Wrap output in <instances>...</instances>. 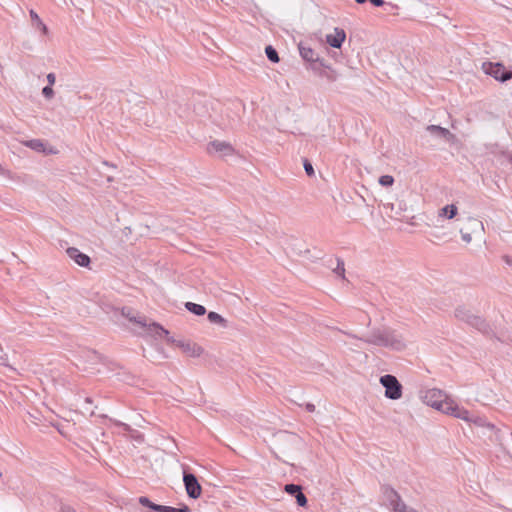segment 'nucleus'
I'll use <instances>...</instances> for the list:
<instances>
[{
  "label": "nucleus",
  "instance_id": "23",
  "mask_svg": "<svg viewBox=\"0 0 512 512\" xmlns=\"http://www.w3.org/2000/svg\"><path fill=\"white\" fill-rule=\"evenodd\" d=\"M391 507L394 512H405L408 509L407 505L402 501L401 497H398V499L394 501Z\"/></svg>",
  "mask_w": 512,
  "mask_h": 512
},
{
  "label": "nucleus",
  "instance_id": "41",
  "mask_svg": "<svg viewBox=\"0 0 512 512\" xmlns=\"http://www.w3.org/2000/svg\"><path fill=\"white\" fill-rule=\"evenodd\" d=\"M508 160H509V163H510V164H511V166H512V154H510V155H509Z\"/></svg>",
  "mask_w": 512,
  "mask_h": 512
},
{
  "label": "nucleus",
  "instance_id": "29",
  "mask_svg": "<svg viewBox=\"0 0 512 512\" xmlns=\"http://www.w3.org/2000/svg\"><path fill=\"white\" fill-rule=\"evenodd\" d=\"M42 94L45 98L51 99L54 96V90H53L52 86H49V85L45 86L42 89Z\"/></svg>",
  "mask_w": 512,
  "mask_h": 512
},
{
  "label": "nucleus",
  "instance_id": "5",
  "mask_svg": "<svg viewBox=\"0 0 512 512\" xmlns=\"http://www.w3.org/2000/svg\"><path fill=\"white\" fill-rule=\"evenodd\" d=\"M380 383L385 388L386 398L398 400L402 397V385L395 376L383 375L380 377Z\"/></svg>",
  "mask_w": 512,
  "mask_h": 512
},
{
  "label": "nucleus",
  "instance_id": "21",
  "mask_svg": "<svg viewBox=\"0 0 512 512\" xmlns=\"http://www.w3.org/2000/svg\"><path fill=\"white\" fill-rule=\"evenodd\" d=\"M30 17L37 28L41 29L43 33L47 32L46 25L42 22V20L34 10H30Z\"/></svg>",
  "mask_w": 512,
  "mask_h": 512
},
{
  "label": "nucleus",
  "instance_id": "42",
  "mask_svg": "<svg viewBox=\"0 0 512 512\" xmlns=\"http://www.w3.org/2000/svg\"><path fill=\"white\" fill-rule=\"evenodd\" d=\"M405 512H416L414 509H407Z\"/></svg>",
  "mask_w": 512,
  "mask_h": 512
},
{
  "label": "nucleus",
  "instance_id": "35",
  "mask_svg": "<svg viewBox=\"0 0 512 512\" xmlns=\"http://www.w3.org/2000/svg\"><path fill=\"white\" fill-rule=\"evenodd\" d=\"M374 6L376 7H380V6H383L384 5V1L383 0H369Z\"/></svg>",
  "mask_w": 512,
  "mask_h": 512
},
{
  "label": "nucleus",
  "instance_id": "26",
  "mask_svg": "<svg viewBox=\"0 0 512 512\" xmlns=\"http://www.w3.org/2000/svg\"><path fill=\"white\" fill-rule=\"evenodd\" d=\"M321 76L325 77L328 81L334 82L338 79V74L335 70L329 69L321 72Z\"/></svg>",
  "mask_w": 512,
  "mask_h": 512
},
{
  "label": "nucleus",
  "instance_id": "8",
  "mask_svg": "<svg viewBox=\"0 0 512 512\" xmlns=\"http://www.w3.org/2000/svg\"><path fill=\"white\" fill-rule=\"evenodd\" d=\"M22 143L24 146H26L34 151L42 152L46 155L57 153V150L54 147H52V146L47 147L46 143L40 139L27 140V141H23Z\"/></svg>",
  "mask_w": 512,
  "mask_h": 512
},
{
  "label": "nucleus",
  "instance_id": "38",
  "mask_svg": "<svg viewBox=\"0 0 512 512\" xmlns=\"http://www.w3.org/2000/svg\"><path fill=\"white\" fill-rule=\"evenodd\" d=\"M504 260L508 265H512V259L509 256H504Z\"/></svg>",
  "mask_w": 512,
  "mask_h": 512
},
{
  "label": "nucleus",
  "instance_id": "13",
  "mask_svg": "<svg viewBox=\"0 0 512 512\" xmlns=\"http://www.w3.org/2000/svg\"><path fill=\"white\" fill-rule=\"evenodd\" d=\"M180 347L191 357H199L203 353V348L193 342H181Z\"/></svg>",
  "mask_w": 512,
  "mask_h": 512
},
{
  "label": "nucleus",
  "instance_id": "16",
  "mask_svg": "<svg viewBox=\"0 0 512 512\" xmlns=\"http://www.w3.org/2000/svg\"><path fill=\"white\" fill-rule=\"evenodd\" d=\"M457 214V207L454 204L446 205L445 207L439 210V217H446L448 219H452Z\"/></svg>",
  "mask_w": 512,
  "mask_h": 512
},
{
  "label": "nucleus",
  "instance_id": "10",
  "mask_svg": "<svg viewBox=\"0 0 512 512\" xmlns=\"http://www.w3.org/2000/svg\"><path fill=\"white\" fill-rule=\"evenodd\" d=\"M426 131L429 132L431 136L445 139L448 142L453 141L455 138V136L448 129L438 125H429L426 127Z\"/></svg>",
  "mask_w": 512,
  "mask_h": 512
},
{
  "label": "nucleus",
  "instance_id": "43",
  "mask_svg": "<svg viewBox=\"0 0 512 512\" xmlns=\"http://www.w3.org/2000/svg\"><path fill=\"white\" fill-rule=\"evenodd\" d=\"M2 476V473H0V477Z\"/></svg>",
  "mask_w": 512,
  "mask_h": 512
},
{
  "label": "nucleus",
  "instance_id": "1",
  "mask_svg": "<svg viewBox=\"0 0 512 512\" xmlns=\"http://www.w3.org/2000/svg\"><path fill=\"white\" fill-rule=\"evenodd\" d=\"M348 336L359 339L367 344L375 345L395 351H402L406 348V340L401 333L390 327L373 328L366 337L346 333Z\"/></svg>",
  "mask_w": 512,
  "mask_h": 512
},
{
  "label": "nucleus",
  "instance_id": "24",
  "mask_svg": "<svg viewBox=\"0 0 512 512\" xmlns=\"http://www.w3.org/2000/svg\"><path fill=\"white\" fill-rule=\"evenodd\" d=\"M337 265L335 268H333V272L339 276H341L342 278H344V274H345V267H344V261L340 258H336L335 259Z\"/></svg>",
  "mask_w": 512,
  "mask_h": 512
},
{
  "label": "nucleus",
  "instance_id": "36",
  "mask_svg": "<svg viewBox=\"0 0 512 512\" xmlns=\"http://www.w3.org/2000/svg\"><path fill=\"white\" fill-rule=\"evenodd\" d=\"M305 408H306V410H307L308 412H314V411H315V405H314V404H312V403H307V404L305 405Z\"/></svg>",
  "mask_w": 512,
  "mask_h": 512
},
{
  "label": "nucleus",
  "instance_id": "6",
  "mask_svg": "<svg viewBox=\"0 0 512 512\" xmlns=\"http://www.w3.org/2000/svg\"><path fill=\"white\" fill-rule=\"evenodd\" d=\"M482 70L485 74L492 76L496 80L505 82L512 78V71L505 69L501 63L484 62Z\"/></svg>",
  "mask_w": 512,
  "mask_h": 512
},
{
  "label": "nucleus",
  "instance_id": "11",
  "mask_svg": "<svg viewBox=\"0 0 512 512\" xmlns=\"http://www.w3.org/2000/svg\"><path fill=\"white\" fill-rule=\"evenodd\" d=\"M66 253L71 259H73L78 265L82 267H87L90 264V257L75 247L68 248Z\"/></svg>",
  "mask_w": 512,
  "mask_h": 512
},
{
  "label": "nucleus",
  "instance_id": "4",
  "mask_svg": "<svg viewBox=\"0 0 512 512\" xmlns=\"http://www.w3.org/2000/svg\"><path fill=\"white\" fill-rule=\"evenodd\" d=\"M454 315L458 320L466 322L470 326L483 333L488 331L489 326L486 321L480 316L474 315L468 308L464 306L457 307L454 311Z\"/></svg>",
  "mask_w": 512,
  "mask_h": 512
},
{
  "label": "nucleus",
  "instance_id": "31",
  "mask_svg": "<svg viewBox=\"0 0 512 512\" xmlns=\"http://www.w3.org/2000/svg\"><path fill=\"white\" fill-rule=\"evenodd\" d=\"M303 165H304V169H305V172L307 173V175L308 176H313L314 175V169H313L312 164L307 159H305Z\"/></svg>",
  "mask_w": 512,
  "mask_h": 512
},
{
  "label": "nucleus",
  "instance_id": "15",
  "mask_svg": "<svg viewBox=\"0 0 512 512\" xmlns=\"http://www.w3.org/2000/svg\"><path fill=\"white\" fill-rule=\"evenodd\" d=\"M139 503L142 506L148 507V508H150V509H152L154 511H157V512H165V509H166V506L155 504L152 501H150L149 498H147L145 496H141L139 498Z\"/></svg>",
  "mask_w": 512,
  "mask_h": 512
},
{
  "label": "nucleus",
  "instance_id": "37",
  "mask_svg": "<svg viewBox=\"0 0 512 512\" xmlns=\"http://www.w3.org/2000/svg\"><path fill=\"white\" fill-rule=\"evenodd\" d=\"M394 204L393 203H388V204H385L384 207L387 209L389 208L391 211H394Z\"/></svg>",
  "mask_w": 512,
  "mask_h": 512
},
{
  "label": "nucleus",
  "instance_id": "3",
  "mask_svg": "<svg viewBox=\"0 0 512 512\" xmlns=\"http://www.w3.org/2000/svg\"><path fill=\"white\" fill-rule=\"evenodd\" d=\"M122 315L129 319V321L138 324L140 327L145 328L149 335L157 338L168 336L169 332L156 322H148L147 318L135 313L131 308H122Z\"/></svg>",
  "mask_w": 512,
  "mask_h": 512
},
{
  "label": "nucleus",
  "instance_id": "14",
  "mask_svg": "<svg viewBox=\"0 0 512 512\" xmlns=\"http://www.w3.org/2000/svg\"><path fill=\"white\" fill-rule=\"evenodd\" d=\"M299 52L301 57L306 61L313 62L318 60L315 51L310 47L304 46L302 43L299 44Z\"/></svg>",
  "mask_w": 512,
  "mask_h": 512
},
{
  "label": "nucleus",
  "instance_id": "25",
  "mask_svg": "<svg viewBox=\"0 0 512 512\" xmlns=\"http://www.w3.org/2000/svg\"><path fill=\"white\" fill-rule=\"evenodd\" d=\"M301 486L297 484H286L284 487L285 492H287L290 495L296 496L297 493L301 491Z\"/></svg>",
  "mask_w": 512,
  "mask_h": 512
},
{
  "label": "nucleus",
  "instance_id": "17",
  "mask_svg": "<svg viewBox=\"0 0 512 512\" xmlns=\"http://www.w3.org/2000/svg\"><path fill=\"white\" fill-rule=\"evenodd\" d=\"M186 309L198 316L204 315L206 313V308L203 305L196 304L193 302H186L185 303Z\"/></svg>",
  "mask_w": 512,
  "mask_h": 512
},
{
  "label": "nucleus",
  "instance_id": "33",
  "mask_svg": "<svg viewBox=\"0 0 512 512\" xmlns=\"http://www.w3.org/2000/svg\"><path fill=\"white\" fill-rule=\"evenodd\" d=\"M47 81H48V85H49V86H52V85L55 83V81H56V76H55V74H54V73H49V74L47 75Z\"/></svg>",
  "mask_w": 512,
  "mask_h": 512
},
{
  "label": "nucleus",
  "instance_id": "2",
  "mask_svg": "<svg viewBox=\"0 0 512 512\" xmlns=\"http://www.w3.org/2000/svg\"><path fill=\"white\" fill-rule=\"evenodd\" d=\"M422 400L428 406L435 408L445 414L452 415L456 418H460L469 421V412L463 408H460L454 400L449 398L440 389H428L422 395Z\"/></svg>",
  "mask_w": 512,
  "mask_h": 512
},
{
  "label": "nucleus",
  "instance_id": "19",
  "mask_svg": "<svg viewBox=\"0 0 512 512\" xmlns=\"http://www.w3.org/2000/svg\"><path fill=\"white\" fill-rule=\"evenodd\" d=\"M383 495L385 499L388 501L389 505L392 506L395 500L400 497V495L395 491L393 488L390 487H384L383 488Z\"/></svg>",
  "mask_w": 512,
  "mask_h": 512
},
{
  "label": "nucleus",
  "instance_id": "39",
  "mask_svg": "<svg viewBox=\"0 0 512 512\" xmlns=\"http://www.w3.org/2000/svg\"><path fill=\"white\" fill-rule=\"evenodd\" d=\"M358 4H363L366 2V0H355Z\"/></svg>",
  "mask_w": 512,
  "mask_h": 512
},
{
  "label": "nucleus",
  "instance_id": "9",
  "mask_svg": "<svg viewBox=\"0 0 512 512\" xmlns=\"http://www.w3.org/2000/svg\"><path fill=\"white\" fill-rule=\"evenodd\" d=\"M208 153H219L221 156L231 155L234 152L233 147L224 141L215 140L209 143L207 147Z\"/></svg>",
  "mask_w": 512,
  "mask_h": 512
},
{
  "label": "nucleus",
  "instance_id": "18",
  "mask_svg": "<svg viewBox=\"0 0 512 512\" xmlns=\"http://www.w3.org/2000/svg\"><path fill=\"white\" fill-rule=\"evenodd\" d=\"M468 230L471 233H478L484 230L483 223L475 218H469L468 219Z\"/></svg>",
  "mask_w": 512,
  "mask_h": 512
},
{
  "label": "nucleus",
  "instance_id": "12",
  "mask_svg": "<svg viewBox=\"0 0 512 512\" xmlns=\"http://www.w3.org/2000/svg\"><path fill=\"white\" fill-rule=\"evenodd\" d=\"M346 38L345 31L340 28H335L334 33L326 36L327 43L333 48H340Z\"/></svg>",
  "mask_w": 512,
  "mask_h": 512
},
{
  "label": "nucleus",
  "instance_id": "28",
  "mask_svg": "<svg viewBox=\"0 0 512 512\" xmlns=\"http://www.w3.org/2000/svg\"><path fill=\"white\" fill-rule=\"evenodd\" d=\"M295 498L299 506L305 507L307 505V498L305 494L302 492V490L296 494Z\"/></svg>",
  "mask_w": 512,
  "mask_h": 512
},
{
  "label": "nucleus",
  "instance_id": "30",
  "mask_svg": "<svg viewBox=\"0 0 512 512\" xmlns=\"http://www.w3.org/2000/svg\"><path fill=\"white\" fill-rule=\"evenodd\" d=\"M189 511H190V509L186 505H184L182 508L166 506V509H165V512H189Z\"/></svg>",
  "mask_w": 512,
  "mask_h": 512
},
{
  "label": "nucleus",
  "instance_id": "22",
  "mask_svg": "<svg viewBox=\"0 0 512 512\" xmlns=\"http://www.w3.org/2000/svg\"><path fill=\"white\" fill-rule=\"evenodd\" d=\"M265 53H266L267 58L271 62H273V63L279 62L280 59H279L278 52L271 45L266 46Z\"/></svg>",
  "mask_w": 512,
  "mask_h": 512
},
{
  "label": "nucleus",
  "instance_id": "34",
  "mask_svg": "<svg viewBox=\"0 0 512 512\" xmlns=\"http://www.w3.org/2000/svg\"><path fill=\"white\" fill-rule=\"evenodd\" d=\"M61 512H76L74 510V508H72L71 506L69 505H62L61 506V509H60Z\"/></svg>",
  "mask_w": 512,
  "mask_h": 512
},
{
  "label": "nucleus",
  "instance_id": "27",
  "mask_svg": "<svg viewBox=\"0 0 512 512\" xmlns=\"http://www.w3.org/2000/svg\"><path fill=\"white\" fill-rule=\"evenodd\" d=\"M394 178L391 175H383L379 178V184L382 186H392Z\"/></svg>",
  "mask_w": 512,
  "mask_h": 512
},
{
  "label": "nucleus",
  "instance_id": "40",
  "mask_svg": "<svg viewBox=\"0 0 512 512\" xmlns=\"http://www.w3.org/2000/svg\"><path fill=\"white\" fill-rule=\"evenodd\" d=\"M85 401H86L87 403H92V399H91L90 397H87V398L85 399Z\"/></svg>",
  "mask_w": 512,
  "mask_h": 512
},
{
  "label": "nucleus",
  "instance_id": "7",
  "mask_svg": "<svg viewBox=\"0 0 512 512\" xmlns=\"http://www.w3.org/2000/svg\"><path fill=\"white\" fill-rule=\"evenodd\" d=\"M183 482L190 498L197 499L201 496L202 488L194 474L184 472Z\"/></svg>",
  "mask_w": 512,
  "mask_h": 512
},
{
  "label": "nucleus",
  "instance_id": "32",
  "mask_svg": "<svg viewBox=\"0 0 512 512\" xmlns=\"http://www.w3.org/2000/svg\"><path fill=\"white\" fill-rule=\"evenodd\" d=\"M460 233H461V237H462V240L465 241L466 243H470L472 241V236H471V232L469 231H464L463 229L460 230Z\"/></svg>",
  "mask_w": 512,
  "mask_h": 512
},
{
  "label": "nucleus",
  "instance_id": "20",
  "mask_svg": "<svg viewBox=\"0 0 512 512\" xmlns=\"http://www.w3.org/2000/svg\"><path fill=\"white\" fill-rule=\"evenodd\" d=\"M207 318L209 320V322L213 323V324H218L222 327H226L227 326V321L218 313L216 312H209L208 315H207Z\"/></svg>",
  "mask_w": 512,
  "mask_h": 512
}]
</instances>
